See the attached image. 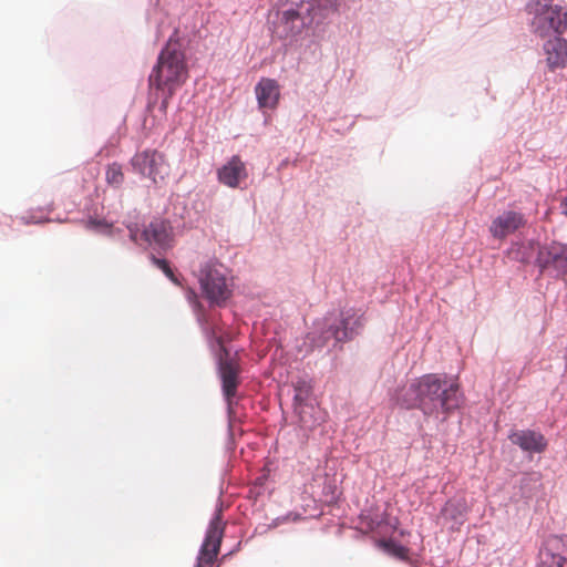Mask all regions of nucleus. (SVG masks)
Masks as SVG:
<instances>
[{"label":"nucleus","instance_id":"f03ea898","mask_svg":"<svg viewBox=\"0 0 567 567\" xmlns=\"http://www.w3.org/2000/svg\"><path fill=\"white\" fill-rule=\"evenodd\" d=\"M188 45L189 38L175 28L148 75L150 96L146 106H168L174 92L186 81Z\"/></svg>","mask_w":567,"mask_h":567},{"label":"nucleus","instance_id":"f8f14e48","mask_svg":"<svg viewBox=\"0 0 567 567\" xmlns=\"http://www.w3.org/2000/svg\"><path fill=\"white\" fill-rule=\"evenodd\" d=\"M525 225L524 216L517 212H504L497 216L489 226L494 238L504 239Z\"/></svg>","mask_w":567,"mask_h":567},{"label":"nucleus","instance_id":"f257e3e1","mask_svg":"<svg viewBox=\"0 0 567 567\" xmlns=\"http://www.w3.org/2000/svg\"><path fill=\"white\" fill-rule=\"evenodd\" d=\"M339 4L340 0H281L271 21L272 35L288 44L303 34L319 37Z\"/></svg>","mask_w":567,"mask_h":567},{"label":"nucleus","instance_id":"7ed1b4c3","mask_svg":"<svg viewBox=\"0 0 567 567\" xmlns=\"http://www.w3.org/2000/svg\"><path fill=\"white\" fill-rule=\"evenodd\" d=\"M463 395L457 383L449 382L436 374H426L406 390L403 404L417 408L425 415L447 414L461 406Z\"/></svg>","mask_w":567,"mask_h":567},{"label":"nucleus","instance_id":"4be33fe9","mask_svg":"<svg viewBox=\"0 0 567 567\" xmlns=\"http://www.w3.org/2000/svg\"><path fill=\"white\" fill-rule=\"evenodd\" d=\"M157 14L158 12L155 9L153 13L150 14V22L156 25V37L159 38L163 32L164 22L158 20V18L156 17Z\"/></svg>","mask_w":567,"mask_h":567},{"label":"nucleus","instance_id":"9b49d317","mask_svg":"<svg viewBox=\"0 0 567 567\" xmlns=\"http://www.w3.org/2000/svg\"><path fill=\"white\" fill-rule=\"evenodd\" d=\"M218 181L230 188H237L248 177L245 163L238 155H234L217 172Z\"/></svg>","mask_w":567,"mask_h":567},{"label":"nucleus","instance_id":"6e6552de","mask_svg":"<svg viewBox=\"0 0 567 567\" xmlns=\"http://www.w3.org/2000/svg\"><path fill=\"white\" fill-rule=\"evenodd\" d=\"M199 282L206 299L213 305H224L231 295L225 276L216 269H205Z\"/></svg>","mask_w":567,"mask_h":567},{"label":"nucleus","instance_id":"5701e85b","mask_svg":"<svg viewBox=\"0 0 567 567\" xmlns=\"http://www.w3.org/2000/svg\"><path fill=\"white\" fill-rule=\"evenodd\" d=\"M561 213L567 216V197L560 204Z\"/></svg>","mask_w":567,"mask_h":567},{"label":"nucleus","instance_id":"ddd939ff","mask_svg":"<svg viewBox=\"0 0 567 567\" xmlns=\"http://www.w3.org/2000/svg\"><path fill=\"white\" fill-rule=\"evenodd\" d=\"M508 437L526 452L542 453L547 446L544 435L532 430L515 431Z\"/></svg>","mask_w":567,"mask_h":567},{"label":"nucleus","instance_id":"20e7f679","mask_svg":"<svg viewBox=\"0 0 567 567\" xmlns=\"http://www.w3.org/2000/svg\"><path fill=\"white\" fill-rule=\"evenodd\" d=\"M525 11L530 31L537 37L564 34L567 30V7L557 0H527Z\"/></svg>","mask_w":567,"mask_h":567},{"label":"nucleus","instance_id":"2eb2a0df","mask_svg":"<svg viewBox=\"0 0 567 567\" xmlns=\"http://www.w3.org/2000/svg\"><path fill=\"white\" fill-rule=\"evenodd\" d=\"M561 544L560 538H551L549 539L545 547L540 549L539 556L540 561L544 566L547 567H567V557L556 550L559 549Z\"/></svg>","mask_w":567,"mask_h":567},{"label":"nucleus","instance_id":"39448f33","mask_svg":"<svg viewBox=\"0 0 567 567\" xmlns=\"http://www.w3.org/2000/svg\"><path fill=\"white\" fill-rule=\"evenodd\" d=\"M536 262L540 271H548L557 277L567 276V243L553 240L538 250Z\"/></svg>","mask_w":567,"mask_h":567},{"label":"nucleus","instance_id":"412c9836","mask_svg":"<svg viewBox=\"0 0 567 567\" xmlns=\"http://www.w3.org/2000/svg\"><path fill=\"white\" fill-rule=\"evenodd\" d=\"M295 390H296V395H295V399L297 401H302L305 400V398L309 394V386L307 384L306 381H299L296 385H295Z\"/></svg>","mask_w":567,"mask_h":567},{"label":"nucleus","instance_id":"a211bd4d","mask_svg":"<svg viewBox=\"0 0 567 567\" xmlns=\"http://www.w3.org/2000/svg\"><path fill=\"white\" fill-rule=\"evenodd\" d=\"M381 547L390 555L401 559H409V549L405 546H402L393 540H382Z\"/></svg>","mask_w":567,"mask_h":567},{"label":"nucleus","instance_id":"aec40b11","mask_svg":"<svg viewBox=\"0 0 567 567\" xmlns=\"http://www.w3.org/2000/svg\"><path fill=\"white\" fill-rule=\"evenodd\" d=\"M153 264L158 267L174 284H178L177 278L175 277L173 270L171 269L168 262L165 259H159L152 256Z\"/></svg>","mask_w":567,"mask_h":567},{"label":"nucleus","instance_id":"0eeeda50","mask_svg":"<svg viewBox=\"0 0 567 567\" xmlns=\"http://www.w3.org/2000/svg\"><path fill=\"white\" fill-rule=\"evenodd\" d=\"M219 354H218V367L219 374L223 384V392L228 402L231 404L233 399L237 394V388L239 384V372L240 365L235 357H231L229 351L224 347L223 341L218 338Z\"/></svg>","mask_w":567,"mask_h":567},{"label":"nucleus","instance_id":"4468645a","mask_svg":"<svg viewBox=\"0 0 567 567\" xmlns=\"http://www.w3.org/2000/svg\"><path fill=\"white\" fill-rule=\"evenodd\" d=\"M258 106H275L280 96L279 85L274 79H261L256 87Z\"/></svg>","mask_w":567,"mask_h":567},{"label":"nucleus","instance_id":"1a4fd4ad","mask_svg":"<svg viewBox=\"0 0 567 567\" xmlns=\"http://www.w3.org/2000/svg\"><path fill=\"white\" fill-rule=\"evenodd\" d=\"M364 318L363 315H359L355 310L350 309L342 311L340 315L339 324H330L328 330L323 334L324 344L330 338H333L338 342H344L351 340L358 330L363 327Z\"/></svg>","mask_w":567,"mask_h":567},{"label":"nucleus","instance_id":"9d476101","mask_svg":"<svg viewBox=\"0 0 567 567\" xmlns=\"http://www.w3.org/2000/svg\"><path fill=\"white\" fill-rule=\"evenodd\" d=\"M543 44L546 55V64L549 71L564 69L567 66V40L563 34H554Z\"/></svg>","mask_w":567,"mask_h":567},{"label":"nucleus","instance_id":"dca6fc26","mask_svg":"<svg viewBox=\"0 0 567 567\" xmlns=\"http://www.w3.org/2000/svg\"><path fill=\"white\" fill-rule=\"evenodd\" d=\"M145 240L155 244L158 247L166 248L169 246V231L164 221L156 220L151 223L143 231Z\"/></svg>","mask_w":567,"mask_h":567},{"label":"nucleus","instance_id":"f3484780","mask_svg":"<svg viewBox=\"0 0 567 567\" xmlns=\"http://www.w3.org/2000/svg\"><path fill=\"white\" fill-rule=\"evenodd\" d=\"M442 516L453 522L454 524L461 525L465 519V505L461 502H447L442 509Z\"/></svg>","mask_w":567,"mask_h":567},{"label":"nucleus","instance_id":"423d86ee","mask_svg":"<svg viewBox=\"0 0 567 567\" xmlns=\"http://www.w3.org/2000/svg\"><path fill=\"white\" fill-rule=\"evenodd\" d=\"M133 167L154 183L164 182L169 174V164L165 155L152 150L137 153L132 158Z\"/></svg>","mask_w":567,"mask_h":567},{"label":"nucleus","instance_id":"6ab92c4d","mask_svg":"<svg viewBox=\"0 0 567 567\" xmlns=\"http://www.w3.org/2000/svg\"><path fill=\"white\" fill-rule=\"evenodd\" d=\"M106 182L114 187H120L123 184L124 174L121 165L113 163L107 167Z\"/></svg>","mask_w":567,"mask_h":567}]
</instances>
